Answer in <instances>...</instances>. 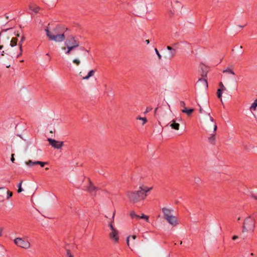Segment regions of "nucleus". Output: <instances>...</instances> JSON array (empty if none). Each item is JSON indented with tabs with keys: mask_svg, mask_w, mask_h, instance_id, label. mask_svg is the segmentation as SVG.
<instances>
[{
	"mask_svg": "<svg viewBox=\"0 0 257 257\" xmlns=\"http://www.w3.org/2000/svg\"><path fill=\"white\" fill-rule=\"evenodd\" d=\"M65 28L63 26L57 25L52 32L48 29H46L45 31L49 40L61 42L65 39Z\"/></svg>",
	"mask_w": 257,
	"mask_h": 257,
	"instance_id": "2",
	"label": "nucleus"
},
{
	"mask_svg": "<svg viewBox=\"0 0 257 257\" xmlns=\"http://www.w3.org/2000/svg\"><path fill=\"white\" fill-rule=\"evenodd\" d=\"M23 183V180H21L20 182L18 185V189L17 190L18 193H20L23 191V189L22 188V184Z\"/></svg>",
	"mask_w": 257,
	"mask_h": 257,
	"instance_id": "22",
	"label": "nucleus"
},
{
	"mask_svg": "<svg viewBox=\"0 0 257 257\" xmlns=\"http://www.w3.org/2000/svg\"><path fill=\"white\" fill-rule=\"evenodd\" d=\"M162 210L164 214V218L165 219L172 215L171 210L165 207L163 208Z\"/></svg>",
	"mask_w": 257,
	"mask_h": 257,
	"instance_id": "12",
	"label": "nucleus"
},
{
	"mask_svg": "<svg viewBox=\"0 0 257 257\" xmlns=\"http://www.w3.org/2000/svg\"><path fill=\"white\" fill-rule=\"evenodd\" d=\"M40 9V8L39 7H37L36 10H35V12H37L38 11V10Z\"/></svg>",
	"mask_w": 257,
	"mask_h": 257,
	"instance_id": "46",
	"label": "nucleus"
},
{
	"mask_svg": "<svg viewBox=\"0 0 257 257\" xmlns=\"http://www.w3.org/2000/svg\"><path fill=\"white\" fill-rule=\"evenodd\" d=\"M137 119H140V120H142L143 121V122L142 123V125H144L147 122V119L146 118V117H142L141 116H138L137 118Z\"/></svg>",
	"mask_w": 257,
	"mask_h": 257,
	"instance_id": "25",
	"label": "nucleus"
},
{
	"mask_svg": "<svg viewBox=\"0 0 257 257\" xmlns=\"http://www.w3.org/2000/svg\"><path fill=\"white\" fill-rule=\"evenodd\" d=\"M112 222H113V221H111L108 224V226L110 227V229L111 230V231H112L113 230H117L113 226Z\"/></svg>",
	"mask_w": 257,
	"mask_h": 257,
	"instance_id": "28",
	"label": "nucleus"
},
{
	"mask_svg": "<svg viewBox=\"0 0 257 257\" xmlns=\"http://www.w3.org/2000/svg\"><path fill=\"white\" fill-rule=\"evenodd\" d=\"M109 237L114 244L118 243L119 241V235L118 231L117 230H113L109 233Z\"/></svg>",
	"mask_w": 257,
	"mask_h": 257,
	"instance_id": "7",
	"label": "nucleus"
},
{
	"mask_svg": "<svg viewBox=\"0 0 257 257\" xmlns=\"http://www.w3.org/2000/svg\"><path fill=\"white\" fill-rule=\"evenodd\" d=\"M195 179L196 183H199L201 181V180L199 178H195Z\"/></svg>",
	"mask_w": 257,
	"mask_h": 257,
	"instance_id": "38",
	"label": "nucleus"
},
{
	"mask_svg": "<svg viewBox=\"0 0 257 257\" xmlns=\"http://www.w3.org/2000/svg\"><path fill=\"white\" fill-rule=\"evenodd\" d=\"M25 40V37L23 35L22 36L20 41L19 42L18 45L19 46L20 49V53L17 55V57H20L22 54V43Z\"/></svg>",
	"mask_w": 257,
	"mask_h": 257,
	"instance_id": "13",
	"label": "nucleus"
},
{
	"mask_svg": "<svg viewBox=\"0 0 257 257\" xmlns=\"http://www.w3.org/2000/svg\"><path fill=\"white\" fill-rule=\"evenodd\" d=\"M146 42L147 43V44H149V43H150L149 40H146Z\"/></svg>",
	"mask_w": 257,
	"mask_h": 257,
	"instance_id": "48",
	"label": "nucleus"
},
{
	"mask_svg": "<svg viewBox=\"0 0 257 257\" xmlns=\"http://www.w3.org/2000/svg\"><path fill=\"white\" fill-rule=\"evenodd\" d=\"M172 121V123L170 124L171 128L175 130H178L179 129L180 124L176 122L175 120H173Z\"/></svg>",
	"mask_w": 257,
	"mask_h": 257,
	"instance_id": "15",
	"label": "nucleus"
},
{
	"mask_svg": "<svg viewBox=\"0 0 257 257\" xmlns=\"http://www.w3.org/2000/svg\"><path fill=\"white\" fill-rule=\"evenodd\" d=\"M2 231H3V228H0V236L2 235Z\"/></svg>",
	"mask_w": 257,
	"mask_h": 257,
	"instance_id": "44",
	"label": "nucleus"
},
{
	"mask_svg": "<svg viewBox=\"0 0 257 257\" xmlns=\"http://www.w3.org/2000/svg\"><path fill=\"white\" fill-rule=\"evenodd\" d=\"M64 44L65 47H62V49L66 51V54H69L71 51L79 46L80 42L74 36H69L66 39Z\"/></svg>",
	"mask_w": 257,
	"mask_h": 257,
	"instance_id": "4",
	"label": "nucleus"
},
{
	"mask_svg": "<svg viewBox=\"0 0 257 257\" xmlns=\"http://www.w3.org/2000/svg\"><path fill=\"white\" fill-rule=\"evenodd\" d=\"M48 141L50 145L57 149H61L63 146V142L57 141L51 138H48Z\"/></svg>",
	"mask_w": 257,
	"mask_h": 257,
	"instance_id": "8",
	"label": "nucleus"
},
{
	"mask_svg": "<svg viewBox=\"0 0 257 257\" xmlns=\"http://www.w3.org/2000/svg\"><path fill=\"white\" fill-rule=\"evenodd\" d=\"M219 86L220 87V88H219V89L222 90L223 91L226 90V88L224 87V86L223 85V83L221 82H220L219 83Z\"/></svg>",
	"mask_w": 257,
	"mask_h": 257,
	"instance_id": "29",
	"label": "nucleus"
},
{
	"mask_svg": "<svg viewBox=\"0 0 257 257\" xmlns=\"http://www.w3.org/2000/svg\"><path fill=\"white\" fill-rule=\"evenodd\" d=\"M257 107V99H256L254 102L252 103L250 107V109L251 111L255 110L256 108Z\"/></svg>",
	"mask_w": 257,
	"mask_h": 257,
	"instance_id": "18",
	"label": "nucleus"
},
{
	"mask_svg": "<svg viewBox=\"0 0 257 257\" xmlns=\"http://www.w3.org/2000/svg\"><path fill=\"white\" fill-rule=\"evenodd\" d=\"M197 85L203 88L206 89L208 88V82L206 79L200 78L197 82Z\"/></svg>",
	"mask_w": 257,
	"mask_h": 257,
	"instance_id": "10",
	"label": "nucleus"
},
{
	"mask_svg": "<svg viewBox=\"0 0 257 257\" xmlns=\"http://www.w3.org/2000/svg\"><path fill=\"white\" fill-rule=\"evenodd\" d=\"M250 255H252V256H253L254 255V253L252 252V253H250Z\"/></svg>",
	"mask_w": 257,
	"mask_h": 257,
	"instance_id": "53",
	"label": "nucleus"
},
{
	"mask_svg": "<svg viewBox=\"0 0 257 257\" xmlns=\"http://www.w3.org/2000/svg\"><path fill=\"white\" fill-rule=\"evenodd\" d=\"M2 189H5V187H0V190H2Z\"/></svg>",
	"mask_w": 257,
	"mask_h": 257,
	"instance_id": "50",
	"label": "nucleus"
},
{
	"mask_svg": "<svg viewBox=\"0 0 257 257\" xmlns=\"http://www.w3.org/2000/svg\"><path fill=\"white\" fill-rule=\"evenodd\" d=\"M177 44V43H175V44H174V46H175V45H176Z\"/></svg>",
	"mask_w": 257,
	"mask_h": 257,
	"instance_id": "56",
	"label": "nucleus"
},
{
	"mask_svg": "<svg viewBox=\"0 0 257 257\" xmlns=\"http://www.w3.org/2000/svg\"><path fill=\"white\" fill-rule=\"evenodd\" d=\"M2 35V33H0V36Z\"/></svg>",
	"mask_w": 257,
	"mask_h": 257,
	"instance_id": "58",
	"label": "nucleus"
},
{
	"mask_svg": "<svg viewBox=\"0 0 257 257\" xmlns=\"http://www.w3.org/2000/svg\"><path fill=\"white\" fill-rule=\"evenodd\" d=\"M73 62L75 64H76L77 66L79 65L80 63V61L79 60L77 59H74L73 60Z\"/></svg>",
	"mask_w": 257,
	"mask_h": 257,
	"instance_id": "31",
	"label": "nucleus"
},
{
	"mask_svg": "<svg viewBox=\"0 0 257 257\" xmlns=\"http://www.w3.org/2000/svg\"><path fill=\"white\" fill-rule=\"evenodd\" d=\"M180 105H181V106L183 107L184 108H185V107H185V103L183 101H181L180 102Z\"/></svg>",
	"mask_w": 257,
	"mask_h": 257,
	"instance_id": "35",
	"label": "nucleus"
},
{
	"mask_svg": "<svg viewBox=\"0 0 257 257\" xmlns=\"http://www.w3.org/2000/svg\"><path fill=\"white\" fill-rule=\"evenodd\" d=\"M209 143L212 145H215L216 142V139L215 135H212L211 137L208 138Z\"/></svg>",
	"mask_w": 257,
	"mask_h": 257,
	"instance_id": "17",
	"label": "nucleus"
},
{
	"mask_svg": "<svg viewBox=\"0 0 257 257\" xmlns=\"http://www.w3.org/2000/svg\"><path fill=\"white\" fill-rule=\"evenodd\" d=\"M255 228V220L250 216L247 217L242 226V232H253Z\"/></svg>",
	"mask_w": 257,
	"mask_h": 257,
	"instance_id": "5",
	"label": "nucleus"
},
{
	"mask_svg": "<svg viewBox=\"0 0 257 257\" xmlns=\"http://www.w3.org/2000/svg\"><path fill=\"white\" fill-rule=\"evenodd\" d=\"M26 164L29 167H31L34 165H37L36 161L33 162L32 160H28V161L25 162Z\"/></svg>",
	"mask_w": 257,
	"mask_h": 257,
	"instance_id": "20",
	"label": "nucleus"
},
{
	"mask_svg": "<svg viewBox=\"0 0 257 257\" xmlns=\"http://www.w3.org/2000/svg\"><path fill=\"white\" fill-rule=\"evenodd\" d=\"M152 110V107H147L146 108V110L144 113H147L149 112V111H151Z\"/></svg>",
	"mask_w": 257,
	"mask_h": 257,
	"instance_id": "33",
	"label": "nucleus"
},
{
	"mask_svg": "<svg viewBox=\"0 0 257 257\" xmlns=\"http://www.w3.org/2000/svg\"><path fill=\"white\" fill-rule=\"evenodd\" d=\"M223 73H228L231 74L232 75H235V73L233 72V71L229 68H227V69L223 70Z\"/></svg>",
	"mask_w": 257,
	"mask_h": 257,
	"instance_id": "23",
	"label": "nucleus"
},
{
	"mask_svg": "<svg viewBox=\"0 0 257 257\" xmlns=\"http://www.w3.org/2000/svg\"><path fill=\"white\" fill-rule=\"evenodd\" d=\"M139 219H145L147 222L149 221V216L143 214L141 216H139Z\"/></svg>",
	"mask_w": 257,
	"mask_h": 257,
	"instance_id": "26",
	"label": "nucleus"
},
{
	"mask_svg": "<svg viewBox=\"0 0 257 257\" xmlns=\"http://www.w3.org/2000/svg\"><path fill=\"white\" fill-rule=\"evenodd\" d=\"M167 49L168 50H169L170 51H172V50H173V49H174L172 47H171V46H168L167 47Z\"/></svg>",
	"mask_w": 257,
	"mask_h": 257,
	"instance_id": "39",
	"label": "nucleus"
},
{
	"mask_svg": "<svg viewBox=\"0 0 257 257\" xmlns=\"http://www.w3.org/2000/svg\"><path fill=\"white\" fill-rule=\"evenodd\" d=\"M11 161L13 162V163H14V161H15V158H14V154H12V156H11Z\"/></svg>",
	"mask_w": 257,
	"mask_h": 257,
	"instance_id": "37",
	"label": "nucleus"
},
{
	"mask_svg": "<svg viewBox=\"0 0 257 257\" xmlns=\"http://www.w3.org/2000/svg\"><path fill=\"white\" fill-rule=\"evenodd\" d=\"M166 220L173 226H176L178 224L177 218L176 216L171 215V216L166 218Z\"/></svg>",
	"mask_w": 257,
	"mask_h": 257,
	"instance_id": "11",
	"label": "nucleus"
},
{
	"mask_svg": "<svg viewBox=\"0 0 257 257\" xmlns=\"http://www.w3.org/2000/svg\"><path fill=\"white\" fill-rule=\"evenodd\" d=\"M15 243L18 246L27 249L30 247V243L26 239L17 237L14 240Z\"/></svg>",
	"mask_w": 257,
	"mask_h": 257,
	"instance_id": "6",
	"label": "nucleus"
},
{
	"mask_svg": "<svg viewBox=\"0 0 257 257\" xmlns=\"http://www.w3.org/2000/svg\"><path fill=\"white\" fill-rule=\"evenodd\" d=\"M194 110L192 108L187 109L186 107H185L184 109L182 110V112L183 113H185L187 114L188 116H190L191 114L194 112Z\"/></svg>",
	"mask_w": 257,
	"mask_h": 257,
	"instance_id": "14",
	"label": "nucleus"
},
{
	"mask_svg": "<svg viewBox=\"0 0 257 257\" xmlns=\"http://www.w3.org/2000/svg\"><path fill=\"white\" fill-rule=\"evenodd\" d=\"M37 165H40L41 167H44L46 164H48V162H41V161H36Z\"/></svg>",
	"mask_w": 257,
	"mask_h": 257,
	"instance_id": "24",
	"label": "nucleus"
},
{
	"mask_svg": "<svg viewBox=\"0 0 257 257\" xmlns=\"http://www.w3.org/2000/svg\"><path fill=\"white\" fill-rule=\"evenodd\" d=\"M238 238V236H236V235H234V236H232V239L233 240H235V239H236V238Z\"/></svg>",
	"mask_w": 257,
	"mask_h": 257,
	"instance_id": "42",
	"label": "nucleus"
},
{
	"mask_svg": "<svg viewBox=\"0 0 257 257\" xmlns=\"http://www.w3.org/2000/svg\"><path fill=\"white\" fill-rule=\"evenodd\" d=\"M176 51L175 49H174L172 51H170L169 52L170 59H171L173 58L176 56Z\"/></svg>",
	"mask_w": 257,
	"mask_h": 257,
	"instance_id": "19",
	"label": "nucleus"
},
{
	"mask_svg": "<svg viewBox=\"0 0 257 257\" xmlns=\"http://www.w3.org/2000/svg\"><path fill=\"white\" fill-rule=\"evenodd\" d=\"M3 48V45H0V50L2 49Z\"/></svg>",
	"mask_w": 257,
	"mask_h": 257,
	"instance_id": "52",
	"label": "nucleus"
},
{
	"mask_svg": "<svg viewBox=\"0 0 257 257\" xmlns=\"http://www.w3.org/2000/svg\"><path fill=\"white\" fill-rule=\"evenodd\" d=\"M242 48V47L241 46H240V49Z\"/></svg>",
	"mask_w": 257,
	"mask_h": 257,
	"instance_id": "57",
	"label": "nucleus"
},
{
	"mask_svg": "<svg viewBox=\"0 0 257 257\" xmlns=\"http://www.w3.org/2000/svg\"><path fill=\"white\" fill-rule=\"evenodd\" d=\"M131 237L134 239H135L136 238V237H137L136 235H132Z\"/></svg>",
	"mask_w": 257,
	"mask_h": 257,
	"instance_id": "45",
	"label": "nucleus"
},
{
	"mask_svg": "<svg viewBox=\"0 0 257 257\" xmlns=\"http://www.w3.org/2000/svg\"><path fill=\"white\" fill-rule=\"evenodd\" d=\"M45 170H49V168H47H47H45Z\"/></svg>",
	"mask_w": 257,
	"mask_h": 257,
	"instance_id": "54",
	"label": "nucleus"
},
{
	"mask_svg": "<svg viewBox=\"0 0 257 257\" xmlns=\"http://www.w3.org/2000/svg\"><path fill=\"white\" fill-rule=\"evenodd\" d=\"M217 130V125L216 124H214V132H215Z\"/></svg>",
	"mask_w": 257,
	"mask_h": 257,
	"instance_id": "43",
	"label": "nucleus"
},
{
	"mask_svg": "<svg viewBox=\"0 0 257 257\" xmlns=\"http://www.w3.org/2000/svg\"><path fill=\"white\" fill-rule=\"evenodd\" d=\"M152 189V187L142 185L138 190L127 191L126 195L131 202L135 203L145 200Z\"/></svg>",
	"mask_w": 257,
	"mask_h": 257,
	"instance_id": "1",
	"label": "nucleus"
},
{
	"mask_svg": "<svg viewBox=\"0 0 257 257\" xmlns=\"http://www.w3.org/2000/svg\"><path fill=\"white\" fill-rule=\"evenodd\" d=\"M80 49L81 50H82V51H85V52H87V53H89V51H88V50H87V49H85V48H84V47H81V48H80Z\"/></svg>",
	"mask_w": 257,
	"mask_h": 257,
	"instance_id": "36",
	"label": "nucleus"
},
{
	"mask_svg": "<svg viewBox=\"0 0 257 257\" xmlns=\"http://www.w3.org/2000/svg\"><path fill=\"white\" fill-rule=\"evenodd\" d=\"M131 237V236H129L127 237V239H126V243H127V244L128 245V246H129L130 244H129V238Z\"/></svg>",
	"mask_w": 257,
	"mask_h": 257,
	"instance_id": "40",
	"label": "nucleus"
},
{
	"mask_svg": "<svg viewBox=\"0 0 257 257\" xmlns=\"http://www.w3.org/2000/svg\"><path fill=\"white\" fill-rule=\"evenodd\" d=\"M158 108L156 107L155 110V113H156L157 110H158Z\"/></svg>",
	"mask_w": 257,
	"mask_h": 257,
	"instance_id": "51",
	"label": "nucleus"
},
{
	"mask_svg": "<svg viewBox=\"0 0 257 257\" xmlns=\"http://www.w3.org/2000/svg\"><path fill=\"white\" fill-rule=\"evenodd\" d=\"M155 52H156L157 55H158L159 59L160 60L161 59V58H162V56L160 55V54L159 53V51H158V50H157V48H155Z\"/></svg>",
	"mask_w": 257,
	"mask_h": 257,
	"instance_id": "32",
	"label": "nucleus"
},
{
	"mask_svg": "<svg viewBox=\"0 0 257 257\" xmlns=\"http://www.w3.org/2000/svg\"><path fill=\"white\" fill-rule=\"evenodd\" d=\"M95 72V70H90L88 72L87 75H86L85 77H83V79H89L90 77L93 76L94 75Z\"/></svg>",
	"mask_w": 257,
	"mask_h": 257,
	"instance_id": "16",
	"label": "nucleus"
},
{
	"mask_svg": "<svg viewBox=\"0 0 257 257\" xmlns=\"http://www.w3.org/2000/svg\"><path fill=\"white\" fill-rule=\"evenodd\" d=\"M1 33L3 36V43L5 45H9L10 44V45L11 47H14L17 45L18 38L17 37H19L20 34L19 33H17L16 35V37H12V38H11V37L12 36V34H15V32L14 31L13 28L8 29L6 30H3Z\"/></svg>",
	"mask_w": 257,
	"mask_h": 257,
	"instance_id": "3",
	"label": "nucleus"
},
{
	"mask_svg": "<svg viewBox=\"0 0 257 257\" xmlns=\"http://www.w3.org/2000/svg\"><path fill=\"white\" fill-rule=\"evenodd\" d=\"M223 90L218 89L217 91V96L218 98L220 99L221 101H222V94Z\"/></svg>",
	"mask_w": 257,
	"mask_h": 257,
	"instance_id": "21",
	"label": "nucleus"
},
{
	"mask_svg": "<svg viewBox=\"0 0 257 257\" xmlns=\"http://www.w3.org/2000/svg\"><path fill=\"white\" fill-rule=\"evenodd\" d=\"M199 112L200 113H202V108L201 107H200Z\"/></svg>",
	"mask_w": 257,
	"mask_h": 257,
	"instance_id": "47",
	"label": "nucleus"
},
{
	"mask_svg": "<svg viewBox=\"0 0 257 257\" xmlns=\"http://www.w3.org/2000/svg\"><path fill=\"white\" fill-rule=\"evenodd\" d=\"M210 120L212 121H214V120L213 119V118L212 117H210Z\"/></svg>",
	"mask_w": 257,
	"mask_h": 257,
	"instance_id": "49",
	"label": "nucleus"
},
{
	"mask_svg": "<svg viewBox=\"0 0 257 257\" xmlns=\"http://www.w3.org/2000/svg\"><path fill=\"white\" fill-rule=\"evenodd\" d=\"M89 186L87 188V190L92 195L95 196L96 192L98 190V188L95 187L91 180L89 179Z\"/></svg>",
	"mask_w": 257,
	"mask_h": 257,
	"instance_id": "9",
	"label": "nucleus"
},
{
	"mask_svg": "<svg viewBox=\"0 0 257 257\" xmlns=\"http://www.w3.org/2000/svg\"><path fill=\"white\" fill-rule=\"evenodd\" d=\"M130 216L132 218H134L135 217L138 218V217H139V215H137L134 211H132L130 213Z\"/></svg>",
	"mask_w": 257,
	"mask_h": 257,
	"instance_id": "27",
	"label": "nucleus"
},
{
	"mask_svg": "<svg viewBox=\"0 0 257 257\" xmlns=\"http://www.w3.org/2000/svg\"><path fill=\"white\" fill-rule=\"evenodd\" d=\"M251 196L254 199L257 200V196H255L254 194H252Z\"/></svg>",
	"mask_w": 257,
	"mask_h": 257,
	"instance_id": "41",
	"label": "nucleus"
},
{
	"mask_svg": "<svg viewBox=\"0 0 257 257\" xmlns=\"http://www.w3.org/2000/svg\"><path fill=\"white\" fill-rule=\"evenodd\" d=\"M7 192L8 195L7 199H9L13 196V192L9 190H8Z\"/></svg>",
	"mask_w": 257,
	"mask_h": 257,
	"instance_id": "30",
	"label": "nucleus"
},
{
	"mask_svg": "<svg viewBox=\"0 0 257 257\" xmlns=\"http://www.w3.org/2000/svg\"><path fill=\"white\" fill-rule=\"evenodd\" d=\"M67 254L68 255V257H73V256L71 254V253H70V251L69 250H68L67 251Z\"/></svg>",
	"mask_w": 257,
	"mask_h": 257,
	"instance_id": "34",
	"label": "nucleus"
},
{
	"mask_svg": "<svg viewBox=\"0 0 257 257\" xmlns=\"http://www.w3.org/2000/svg\"><path fill=\"white\" fill-rule=\"evenodd\" d=\"M4 53V51H3V52H2V55H4V54H3Z\"/></svg>",
	"mask_w": 257,
	"mask_h": 257,
	"instance_id": "55",
	"label": "nucleus"
}]
</instances>
